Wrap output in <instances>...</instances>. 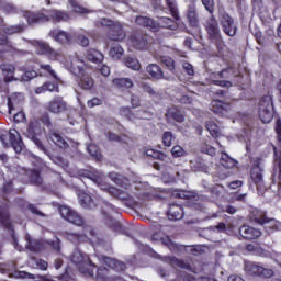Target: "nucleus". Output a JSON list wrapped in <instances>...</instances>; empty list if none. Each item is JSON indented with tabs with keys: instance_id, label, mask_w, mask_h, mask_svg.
I'll list each match as a JSON object with an SVG mask.
<instances>
[{
	"instance_id": "f257e3e1",
	"label": "nucleus",
	"mask_w": 281,
	"mask_h": 281,
	"mask_svg": "<svg viewBox=\"0 0 281 281\" xmlns=\"http://www.w3.org/2000/svg\"><path fill=\"white\" fill-rule=\"evenodd\" d=\"M23 16L24 19H26L29 25H36V23H47V21L60 23L63 21H69V19H71L69 13L58 10H50L48 12V15H45V13L43 12L34 13L30 11H24Z\"/></svg>"
},
{
	"instance_id": "f03ea898",
	"label": "nucleus",
	"mask_w": 281,
	"mask_h": 281,
	"mask_svg": "<svg viewBox=\"0 0 281 281\" xmlns=\"http://www.w3.org/2000/svg\"><path fill=\"white\" fill-rule=\"evenodd\" d=\"M95 27H109L108 38L110 41H124L126 38V32L124 26L120 22H115L111 19L101 18L94 22Z\"/></svg>"
},
{
	"instance_id": "7ed1b4c3",
	"label": "nucleus",
	"mask_w": 281,
	"mask_h": 281,
	"mask_svg": "<svg viewBox=\"0 0 281 281\" xmlns=\"http://www.w3.org/2000/svg\"><path fill=\"white\" fill-rule=\"evenodd\" d=\"M71 262L75 265H79V271L80 273H83V276H89L90 278L94 276V269L95 265L91 262V259H89V256L82 255V251L79 249H75L71 255Z\"/></svg>"
},
{
	"instance_id": "20e7f679",
	"label": "nucleus",
	"mask_w": 281,
	"mask_h": 281,
	"mask_svg": "<svg viewBox=\"0 0 281 281\" xmlns=\"http://www.w3.org/2000/svg\"><path fill=\"white\" fill-rule=\"evenodd\" d=\"M41 122H38L36 119H33L30 121L24 135L27 137V139H32L33 144L37 146L38 150H42V153H47V147H45L43 140H41Z\"/></svg>"
},
{
	"instance_id": "39448f33",
	"label": "nucleus",
	"mask_w": 281,
	"mask_h": 281,
	"mask_svg": "<svg viewBox=\"0 0 281 281\" xmlns=\"http://www.w3.org/2000/svg\"><path fill=\"white\" fill-rule=\"evenodd\" d=\"M0 142L3 148H10L12 146L18 155L23 151V139H21V134L16 130H10L9 134H1Z\"/></svg>"
},
{
	"instance_id": "423d86ee",
	"label": "nucleus",
	"mask_w": 281,
	"mask_h": 281,
	"mask_svg": "<svg viewBox=\"0 0 281 281\" xmlns=\"http://www.w3.org/2000/svg\"><path fill=\"white\" fill-rule=\"evenodd\" d=\"M23 41H25V43H29V45L35 47L37 54H40L41 56H47L49 60H58V58H60V54L58 53V50L52 48V46H49V43L47 42L27 38H23Z\"/></svg>"
},
{
	"instance_id": "0eeeda50",
	"label": "nucleus",
	"mask_w": 281,
	"mask_h": 281,
	"mask_svg": "<svg viewBox=\"0 0 281 281\" xmlns=\"http://www.w3.org/2000/svg\"><path fill=\"white\" fill-rule=\"evenodd\" d=\"M273 97L263 95L259 101V117L263 124H269L273 120Z\"/></svg>"
},
{
	"instance_id": "6e6552de",
	"label": "nucleus",
	"mask_w": 281,
	"mask_h": 281,
	"mask_svg": "<svg viewBox=\"0 0 281 281\" xmlns=\"http://www.w3.org/2000/svg\"><path fill=\"white\" fill-rule=\"evenodd\" d=\"M218 21L226 36H236L238 26L236 25V22H234V18L225 12V9H218Z\"/></svg>"
},
{
	"instance_id": "1a4fd4ad",
	"label": "nucleus",
	"mask_w": 281,
	"mask_h": 281,
	"mask_svg": "<svg viewBox=\"0 0 281 281\" xmlns=\"http://www.w3.org/2000/svg\"><path fill=\"white\" fill-rule=\"evenodd\" d=\"M245 272L252 278H273V270L251 261L245 263Z\"/></svg>"
},
{
	"instance_id": "9d476101",
	"label": "nucleus",
	"mask_w": 281,
	"mask_h": 281,
	"mask_svg": "<svg viewBox=\"0 0 281 281\" xmlns=\"http://www.w3.org/2000/svg\"><path fill=\"white\" fill-rule=\"evenodd\" d=\"M59 213L60 216L65 218V221L72 223V225H77L78 227L85 225V218L69 206H60Z\"/></svg>"
},
{
	"instance_id": "9b49d317",
	"label": "nucleus",
	"mask_w": 281,
	"mask_h": 281,
	"mask_svg": "<svg viewBox=\"0 0 281 281\" xmlns=\"http://www.w3.org/2000/svg\"><path fill=\"white\" fill-rule=\"evenodd\" d=\"M130 42L135 49L146 50L150 47V36L142 32L133 33L130 37Z\"/></svg>"
},
{
	"instance_id": "f8f14e48",
	"label": "nucleus",
	"mask_w": 281,
	"mask_h": 281,
	"mask_svg": "<svg viewBox=\"0 0 281 281\" xmlns=\"http://www.w3.org/2000/svg\"><path fill=\"white\" fill-rule=\"evenodd\" d=\"M146 71L150 76L151 80H167L168 82H172V80H175L172 75L164 74V70L157 64H149L146 67Z\"/></svg>"
},
{
	"instance_id": "ddd939ff",
	"label": "nucleus",
	"mask_w": 281,
	"mask_h": 281,
	"mask_svg": "<svg viewBox=\"0 0 281 281\" xmlns=\"http://www.w3.org/2000/svg\"><path fill=\"white\" fill-rule=\"evenodd\" d=\"M205 30L209 38L218 41L221 38V29L218 27V20L214 15H211L205 22Z\"/></svg>"
},
{
	"instance_id": "4468645a",
	"label": "nucleus",
	"mask_w": 281,
	"mask_h": 281,
	"mask_svg": "<svg viewBox=\"0 0 281 281\" xmlns=\"http://www.w3.org/2000/svg\"><path fill=\"white\" fill-rule=\"evenodd\" d=\"M47 109L50 113L59 115V113H65L67 110V101H65L63 97H55L52 101H49Z\"/></svg>"
},
{
	"instance_id": "2eb2a0df",
	"label": "nucleus",
	"mask_w": 281,
	"mask_h": 281,
	"mask_svg": "<svg viewBox=\"0 0 281 281\" xmlns=\"http://www.w3.org/2000/svg\"><path fill=\"white\" fill-rule=\"evenodd\" d=\"M48 36H50L53 41H56V43H60V45H69V43H71V34L59 29L49 31Z\"/></svg>"
},
{
	"instance_id": "dca6fc26",
	"label": "nucleus",
	"mask_w": 281,
	"mask_h": 281,
	"mask_svg": "<svg viewBox=\"0 0 281 281\" xmlns=\"http://www.w3.org/2000/svg\"><path fill=\"white\" fill-rule=\"evenodd\" d=\"M239 234L246 240H256V238H260V236H262V233L259 229H256L249 225L240 226Z\"/></svg>"
},
{
	"instance_id": "f3484780",
	"label": "nucleus",
	"mask_w": 281,
	"mask_h": 281,
	"mask_svg": "<svg viewBox=\"0 0 281 281\" xmlns=\"http://www.w3.org/2000/svg\"><path fill=\"white\" fill-rule=\"evenodd\" d=\"M165 117L167 122H178L179 124L186 122V116L177 106L168 108Z\"/></svg>"
},
{
	"instance_id": "a211bd4d",
	"label": "nucleus",
	"mask_w": 281,
	"mask_h": 281,
	"mask_svg": "<svg viewBox=\"0 0 281 281\" xmlns=\"http://www.w3.org/2000/svg\"><path fill=\"white\" fill-rule=\"evenodd\" d=\"M135 23L136 25H140L142 27H147L151 32H157V22L148 16L137 15L135 19Z\"/></svg>"
},
{
	"instance_id": "6ab92c4d",
	"label": "nucleus",
	"mask_w": 281,
	"mask_h": 281,
	"mask_svg": "<svg viewBox=\"0 0 281 281\" xmlns=\"http://www.w3.org/2000/svg\"><path fill=\"white\" fill-rule=\"evenodd\" d=\"M167 216L169 221H181V218H183V206L179 204H170Z\"/></svg>"
},
{
	"instance_id": "aec40b11",
	"label": "nucleus",
	"mask_w": 281,
	"mask_h": 281,
	"mask_svg": "<svg viewBox=\"0 0 281 281\" xmlns=\"http://www.w3.org/2000/svg\"><path fill=\"white\" fill-rule=\"evenodd\" d=\"M156 26H157V32H159V29L162 27L165 30H177V27H179V25H177V22H175V20L168 18V16H160L158 18L157 22H156Z\"/></svg>"
},
{
	"instance_id": "412c9836",
	"label": "nucleus",
	"mask_w": 281,
	"mask_h": 281,
	"mask_svg": "<svg viewBox=\"0 0 281 281\" xmlns=\"http://www.w3.org/2000/svg\"><path fill=\"white\" fill-rule=\"evenodd\" d=\"M49 139L55 144V146H58V148H61L63 150H67L69 148V143L60 136V134L56 131H50L49 132Z\"/></svg>"
},
{
	"instance_id": "4be33fe9",
	"label": "nucleus",
	"mask_w": 281,
	"mask_h": 281,
	"mask_svg": "<svg viewBox=\"0 0 281 281\" xmlns=\"http://www.w3.org/2000/svg\"><path fill=\"white\" fill-rule=\"evenodd\" d=\"M102 260L104 265L110 267V269H114L115 271H124L126 269V265L117 259H113L111 257L103 256Z\"/></svg>"
},
{
	"instance_id": "5701e85b",
	"label": "nucleus",
	"mask_w": 281,
	"mask_h": 281,
	"mask_svg": "<svg viewBox=\"0 0 281 281\" xmlns=\"http://www.w3.org/2000/svg\"><path fill=\"white\" fill-rule=\"evenodd\" d=\"M86 58L90 63H94L95 65H100V63H102V60H104V55L102 54V52H100L95 48H90L86 53Z\"/></svg>"
},
{
	"instance_id": "b1692460",
	"label": "nucleus",
	"mask_w": 281,
	"mask_h": 281,
	"mask_svg": "<svg viewBox=\"0 0 281 281\" xmlns=\"http://www.w3.org/2000/svg\"><path fill=\"white\" fill-rule=\"evenodd\" d=\"M79 203L83 210H95V207H98V204H95L91 195L87 193L79 195Z\"/></svg>"
},
{
	"instance_id": "393cba45",
	"label": "nucleus",
	"mask_w": 281,
	"mask_h": 281,
	"mask_svg": "<svg viewBox=\"0 0 281 281\" xmlns=\"http://www.w3.org/2000/svg\"><path fill=\"white\" fill-rule=\"evenodd\" d=\"M187 19L191 27H199V14L196 13V7L194 4L189 5Z\"/></svg>"
},
{
	"instance_id": "a878e982",
	"label": "nucleus",
	"mask_w": 281,
	"mask_h": 281,
	"mask_svg": "<svg viewBox=\"0 0 281 281\" xmlns=\"http://www.w3.org/2000/svg\"><path fill=\"white\" fill-rule=\"evenodd\" d=\"M227 109H229V104L224 103L221 100H213L211 102V111L216 115H223Z\"/></svg>"
},
{
	"instance_id": "bb28decb",
	"label": "nucleus",
	"mask_w": 281,
	"mask_h": 281,
	"mask_svg": "<svg viewBox=\"0 0 281 281\" xmlns=\"http://www.w3.org/2000/svg\"><path fill=\"white\" fill-rule=\"evenodd\" d=\"M0 69L4 76L5 82H12V79L14 78V71H16V68L12 64H2L0 65Z\"/></svg>"
},
{
	"instance_id": "cd10ccee",
	"label": "nucleus",
	"mask_w": 281,
	"mask_h": 281,
	"mask_svg": "<svg viewBox=\"0 0 281 281\" xmlns=\"http://www.w3.org/2000/svg\"><path fill=\"white\" fill-rule=\"evenodd\" d=\"M70 69L75 76H81L82 71H85V60L79 57L75 58L71 61Z\"/></svg>"
},
{
	"instance_id": "c85d7f7f",
	"label": "nucleus",
	"mask_w": 281,
	"mask_h": 281,
	"mask_svg": "<svg viewBox=\"0 0 281 281\" xmlns=\"http://www.w3.org/2000/svg\"><path fill=\"white\" fill-rule=\"evenodd\" d=\"M117 89H133V80L131 78H115L112 80Z\"/></svg>"
},
{
	"instance_id": "c756f323",
	"label": "nucleus",
	"mask_w": 281,
	"mask_h": 281,
	"mask_svg": "<svg viewBox=\"0 0 281 281\" xmlns=\"http://www.w3.org/2000/svg\"><path fill=\"white\" fill-rule=\"evenodd\" d=\"M29 181H31L33 186H37V188H45V183L43 182L41 172H38L37 170L30 171Z\"/></svg>"
},
{
	"instance_id": "7c9ffc66",
	"label": "nucleus",
	"mask_w": 281,
	"mask_h": 281,
	"mask_svg": "<svg viewBox=\"0 0 281 281\" xmlns=\"http://www.w3.org/2000/svg\"><path fill=\"white\" fill-rule=\"evenodd\" d=\"M25 32V24L10 25L3 29V33L7 36H13V34H23Z\"/></svg>"
},
{
	"instance_id": "2f4dec72",
	"label": "nucleus",
	"mask_w": 281,
	"mask_h": 281,
	"mask_svg": "<svg viewBox=\"0 0 281 281\" xmlns=\"http://www.w3.org/2000/svg\"><path fill=\"white\" fill-rule=\"evenodd\" d=\"M159 260H162V262H169V265H176L177 267H180L181 269H188L190 267V265L184 263L183 260H179L176 257H161L158 256Z\"/></svg>"
},
{
	"instance_id": "473e14b6",
	"label": "nucleus",
	"mask_w": 281,
	"mask_h": 281,
	"mask_svg": "<svg viewBox=\"0 0 281 281\" xmlns=\"http://www.w3.org/2000/svg\"><path fill=\"white\" fill-rule=\"evenodd\" d=\"M250 177L254 183H262V169L260 168V164H256L252 166Z\"/></svg>"
},
{
	"instance_id": "72a5a7b5",
	"label": "nucleus",
	"mask_w": 281,
	"mask_h": 281,
	"mask_svg": "<svg viewBox=\"0 0 281 281\" xmlns=\"http://www.w3.org/2000/svg\"><path fill=\"white\" fill-rule=\"evenodd\" d=\"M52 161H54L57 166H60L61 168H69V161L61 156H54L52 155V151L47 149V153H44Z\"/></svg>"
},
{
	"instance_id": "f704fd0d",
	"label": "nucleus",
	"mask_w": 281,
	"mask_h": 281,
	"mask_svg": "<svg viewBox=\"0 0 281 281\" xmlns=\"http://www.w3.org/2000/svg\"><path fill=\"white\" fill-rule=\"evenodd\" d=\"M111 196L119 199V201H131L133 196L128 192L120 190L117 188L111 189Z\"/></svg>"
},
{
	"instance_id": "c9c22d12",
	"label": "nucleus",
	"mask_w": 281,
	"mask_h": 281,
	"mask_svg": "<svg viewBox=\"0 0 281 281\" xmlns=\"http://www.w3.org/2000/svg\"><path fill=\"white\" fill-rule=\"evenodd\" d=\"M25 239L27 243L25 245V249H29V251H34V252L41 251V247H42L41 241L32 239V236L30 235H26Z\"/></svg>"
},
{
	"instance_id": "e433bc0d",
	"label": "nucleus",
	"mask_w": 281,
	"mask_h": 281,
	"mask_svg": "<svg viewBox=\"0 0 281 281\" xmlns=\"http://www.w3.org/2000/svg\"><path fill=\"white\" fill-rule=\"evenodd\" d=\"M123 63L128 67V69H132L133 71H139L142 67V64H139V60L131 56L124 57Z\"/></svg>"
},
{
	"instance_id": "4c0bfd02",
	"label": "nucleus",
	"mask_w": 281,
	"mask_h": 281,
	"mask_svg": "<svg viewBox=\"0 0 281 281\" xmlns=\"http://www.w3.org/2000/svg\"><path fill=\"white\" fill-rule=\"evenodd\" d=\"M246 250L249 254H254L255 256H267V250L260 247L258 244H248L246 245Z\"/></svg>"
},
{
	"instance_id": "58836bf2",
	"label": "nucleus",
	"mask_w": 281,
	"mask_h": 281,
	"mask_svg": "<svg viewBox=\"0 0 281 281\" xmlns=\"http://www.w3.org/2000/svg\"><path fill=\"white\" fill-rule=\"evenodd\" d=\"M0 45H2L3 47H7V52H18L21 54L22 50L16 49V47H14V44H12V42L8 38V35L4 34H0Z\"/></svg>"
},
{
	"instance_id": "ea45409f",
	"label": "nucleus",
	"mask_w": 281,
	"mask_h": 281,
	"mask_svg": "<svg viewBox=\"0 0 281 281\" xmlns=\"http://www.w3.org/2000/svg\"><path fill=\"white\" fill-rule=\"evenodd\" d=\"M45 91H58V87L56 86V83L48 81L35 89V93L37 94L45 93Z\"/></svg>"
},
{
	"instance_id": "a19ab883",
	"label": "nucleus",
	"mask_w": 281,
	"mask_h": 281,
	"mask_svg": "<svg viewBox=\"0 0 281 281\" xmlns=\"http://www.w3.org/2000/svg\"><path fill=\"white\" fill-rule=\"evenodd\" d=\"M124 55V48L120 45H115L110 48L109 56L113 58V60H120Z\"/></svg>"
},
{
	"instance_id": "79ce46f5",
	"label": "nucleus",
	"mask_w": 281,
	"mask_h": 281,
	"mask_svg": "<svg viewBox=\"0 0 281 281\" xmlns=\"http://www.w3.org/2000/svg\"><path fill=\"white\" fill-rule=\"evenodd\" d=\"M221 165L223 166V168H234V166H236V160L229 157L227 153H223L221 157Z\"/></svg>"
},
{
	"instance_id": "37998d69",
	"label": "nucleus",
	"mask_w": 281,
	"mask_h": 281,
	"mask_svg": "<svg viewBox=\"0 0 281 281\" xmlns=\"http://www.w3.org/2000/svg\"><path fill=\"white\" fill-rule=\"evenodd\" d=\"M166 3L173 19H176V21H179L180 18H179V9H177V1L166 0Z\"/></svg>"
},
{
	"instance_id": "c03bdc74",
	"label": "nucleus",
	"mask_w": 281,
	"mask_h": 281,
	"mask_svg": "<svg viewBox=\"0 0 281 281\" xmlns=\"http://www.w3.org/2000/svg\"><path fill=\"white\" fill-rule=\"evenodd\" d=\"M88 153L93 157V159H97V161L102 159V153H100V148H98V145L95 144L88 145Z\"/></svg>"
},
{
	"instance_id": "a18cd8bd",
	"label": "nucleus",
	"mask_w": 281,
	"mask_h": 281,
	"mask_svg": "<svg viewBox=\"0 0 281 281\" xmlns=\"http://www.w3.org/2000/svg\"><path fill=\"white\" fill-rule=\"evenodd\" d=\"M160 63L167 67L168 71L171 74H175V59L168 56H161L160 57Z\"/></svg>"
},
{
	"instance_id": "49530a36",
	"label": "nucleus",
	"mask_w": 281,
	"mask_h": 281,
	"mask_svg": "<svg viewBox=\"0 0 281 281\" xmlns=\"http://www.w3.org/2000/svg\"><path fill=\"white\" fill-rule=\"evenodd\" d=\"M92 181H94V183H98L99 188H101L104 192H109L110 195H111V190H115V187H111V186L102 182L101 173L99 175V177L93 178Z\"/></svg>"
},
{
	"instance_id": "de8ad7c7",
	"label": "nucleus",
	"mask_w": 281,
	"mask_h": 281,
	"mask_svg": "<svg viewBox=\"0 0 281 281\" xmlns=\"http://www.w3.org/2000/svg\"><path fill=\"white\" fill-rule=\"evenodd\" d=\"M134 120H153V112L148 110H138L134 113Z\"/></svg>"
},
{
	"instance_id": "09e8293b",
	"label": "nucleus",
	"mask_w": 281,
	"mask_h": 281,
	"mask_svg": "<svg viewBox=\"0 0 281 281\" xmlns=\"http://www.w3.org/2000/svg\"><path fill=\"white\" fill-rule=\"evenodd\" d=\"M69 4L77 14H89L91 12L89 9L80 7L76 0H69Z\"/></svg>"
},
{
	"instance_id": "8fccbe9b",
	"label": "nucleus",
	"mask_w": 281,
	"mask_h": 281,
	"mask_svg": "<svg viewBox=\"0 0 281 281\" xmlns=\"http://www.w3.org/2000/svg\"><path fill=\"white\" fill-rule=\"evenodd\" d=\"M93 85H94L93 78H91L89 75H85L81 78V81H80L81 89H86V90L93 89Z\"/></svg>"
},
{
	"instance_id": "3c124183",
	"label": "nucleus",
	"mask_w": 281,
	"mask_h": 281,
	"mask_svg": "<svg viewBox=\"0 0 281 281\" xmlns=\"http://www.w3.org/2000/svg\"><path fill=\"white\" fill-rule=\"evenodd\" d=\"M97 278L98 280H103V281H110L111 277H109V269L104 267H100L97 269Z\"/></svg>"
},
{
	"instance_id": "603ef678",
	"label": "nucleus",
	"mask_w": 281,
	"mask_h": 281,
	"mask_svg": "<svg viewBox=\"0 0 281 281\" xmlns=\"http://www.w3.org/2000/svg\"><path fill=\"white\" fill-rule=\"evenodd\" d=\"M139 88L142 91H144V93H148L149 95H157V91H155V88H153V86L148 82H140Z\"/></svg>"
},
{
	"instance_id": "864d4df0",
	"label": "nucleus",
	"mask_w": 281,
	"mask_h": 281,
	"mask_svg": "<svg viewBox=\"0 0 281 281\" xmlns=\"http://www.w3.org/2000/svg\"><path fill=\"white\" fill-rule=\"evenodd\" d=\"M0 8H1V10L5 11L7 14H15V12H16V7H14L11 3H8L3 0H0Z\"/></svg>"
},
{
	"instance_id": "5fc2aeb1",
	"label": "nucleus",
	"mask_w": 281,
	"mask_h": 281,
	"mask_svg": "<svg viewBox=\"0 0 281 281\" xmlns=\"http://www.w3.org/2000/svg\"><path fill=\"white\" fill-rule=\"evenodd\" d=\"M206 130L212 135V137H218V125L213 121L206 122Z\"/></svg>"
},
{
	"instance_id": "6e6d98bb",
	"label": "nucleus",
	"mask_w": 281,
	"mask_h": 281,
	"mask_svg": "<svg viewBox=\"0 0 281 281\" xmlns=\"http://www.w3.org/2000/svg\"><path fill=\"white\" fill-rule=\"evenodd\" d=\"M0 222L4 227H10V213L7 210L0 209Z\"/></svg>"
},
{
	"instance_id": "4d7b16f0",
	"label": "nucleus",
	"mask_w": 281,
	"mask_h": 281,
	"mask_svg": "<svg viewBox=\"0 0 281 281\" xmlns=\"http://www.w3.org/2000/svg\"><path fill=\"white\" fill-rule=\"evenodd\" d=\"M200 151L204 153V155H210V157H214V155H216V148L207 144L202 145Z\"/></svg>"
},
{
	"instance_id": "13d9d810",
	"label": "nucleus",
	"mask_w": 281,
	"mask_h": 281,
	"mask_svg": "<svg viewBox=\"0 0 281 281\" xmlns=\"http://www.w3.org/2000/svg\"><path fill=\"white\" fill-rule=\"evenodd\" d=\"M175 140V136L172 135V132H165L162 135V143L164 146L170 147L172 146V142Z\"/></svg>"
},
{
	"instance_id": "bf43d9fd",
	"label": "nucleus",
	"mask_w": 281,
	"mask_h": 281,
	"mask_svg": "<svg viewBox=\"0 0 281 281\" xmlns=\"http://www.w3.org/2000/svg\"><path fill=\"white\" fill-rule=\"evenodd\" d=\"M120 114L123 115V117H126L127 120H130L131 122L135 120V113L131 111V108H121Z\"/></svg>"
},
{
	"instance_id": "052dcab7",
	"label": "nucleus",
	"mask_w": 281,
	"mask_h": 281,
	"mask_svg": "<svg viewBox=\"0 0 281 281\" xmlns=\"http://www.w3.org/2000/svg\"><path fill=\"white\" fill-rule=\"evenodd\" d=\"M38 76V72L36 70H29L22 75V80L24 82H30V80H34Z\"/></svg>"
},
{
	"instance_id": "680f3d73",
	"label": "nucleus",
	"mask_w": 281,
	"mask_h": 281,
	"mask_svg": "<svg viewBox=\"0 0 281 281\" xmlns=\"http://www.w3.org/2000/svg\"><path fill=\"white\" fill-rule=\"evenodd\" d=\"M108 225L113 232H122V224L116 220L110 218Z\"/></svg>"
},
{
	"instance_id": "e2e57ef3",
	"label": "nucleus",
	"mask_w": 281,
	"mask_h": 281,
	"mask_svg": "<svg viewBox=\"0 0 281 281\" xmlns=\"http://www.w3.org/2000/svg\"><path fill=\"white\" fill-rule=\"evenodd\" d=\"M171 154L172 157H186V150L179 145L172 147Z\"/></svg>"
},
{
	"instance_id": "0e129e2a",
	"label": "nucleus",
	"mask_w": 281,
	"mask_h": 281,
	"mask_svg": "<svg viewBox=\"0 0 281 281\" xmlns=\"http://www.w3.org/2000/svg\"><path fill=\"white\" fill-rule=\"evenodd\" d=\"M11 278H24V279H30V280L35 279L34 274L27 273L25 271H16L13 274H11Z\"/></svg>"
},
{
	"instance_id": "69168bd1",
	"label": "nucleus",
	"mask_w": 281,
	"mask_h": 281,
	"mask_svg": "<svg viewBox=\"0 0 281 281\" xmlns=\"http://www.w3.org/2000/svg\"><path fill=\"white\" fill-rule=\"evenodd\" d=\"M202 4L207 12L214 14V0H202Z\"/></svg>"
},
{
	"instance_id": "338daca9",
	"label": "nucleus",
	"mask_w": 281,
	"mask_h": 281,
	"mask_svg": "<svg viewBox=\"0 0 281 281\" xmlns=\"http://www.w3.org/2000/svg\"><path fill=\"white\" fill-rule=\"evenodd\" d=\"M109 178L111 179V181L116 183V186H122V175L111 172L109 173Z\"/></svg>"
},
{
	"instance_id": "774afa93",
	"label": "nucleus",
	"mask_w": 281,
	"mask_h": 281,
	"mask_svg": "<svg viewBox=\"0 0 281 281\" xmlns=\"http://www.w3.org/2000/svg\"><path fill=\"white\" fill-rule=\"evenodd\" d=\"M274 131L277 133V139L278 142H281V120L278 119L276 121Z\"/></svg>"
}]
</instances>
